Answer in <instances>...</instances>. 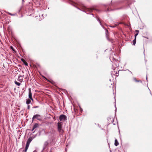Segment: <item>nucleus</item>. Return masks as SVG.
Listing matches in <instances>:
<instances>
[{"label":"nucleus","instance_id":"nucleus-15","mask_svg":"<svg viewBox=\"0 0 152 152\" xmlns=\"http://www.w3.org/2000/svg\"><path fill=\"white\" fill-rule=\"evenodd\" d=\"M48 144V141H46L45 142V143H44V145H45V146H47V145Z\"/></svg>","mask_w":152,"mask_h":152},{"label":"nucleus","instance_id":"nucleus-2","mask_svg":"<svg viewBox=\"0 0 152 152\" xmlns=\"http://www.w3.org/2000/svg\"><path fill=\"white\" fill-rule=\"evenodd\" d=\"M36 118L39 121H41V117L40 115L39 114H36L34 115L32 118V120H33L34 119Z\"/></svg>","mask_w":152,"mask_h":152},{"label":"nucleus","instance_id":"nucleus-3","mask_svg":"<svg viewBox=\"0 0 152 152\" xmlns=\"http://www.w3.org/2000/svg\"><path fill=\"white\" fill-rule=\"evenodd\" d=\"M59 118L60 121H64L67 119L66 116L64 115H60Z\"/></svg>","mask_w":152,"mask_h":152},{"label":"nucleus","instance_id":"nucleus-21","mask_svg":"<svg viewBox=\"0 0 152 152\" xmlns=\"http://www.w3.org/2000/svg\"><path fill=\"white\" fill-rule=\"evenodd\" d=\"M108 33V31L107 30H106V34L107 35V34Z\"/></svg>","mask_w":152,"mask_h":152},{"label":"nucleus","instance_id":"nucleus-14","mask_svg":"<svg viewBox=\"0 0 152 152\" xmlns=\"http://www.w3.org/2000/svg\"><path fill=\"white\" fill-rule=\"evenodd\" d=\"M86 10H87L89 12H91L92 11V9H88V8H86Z\"/></svg>","mask_w":152,"mask_h":152},{"label":"nucleus","instance_id":"nucleus-19","mask_svg":"<svg viewBox=\"0 0 152 152\" xmlns=\"http://www.w3.org/2000/svg\"><path fill=\"white\" fill-rule=\"evenodd\" d=\"M27 150V149H25V150L23 151V152H26Z\"/></svg>","mask_w":152,"mask_h":152},{"label":"nucleus","instance_id":"nucleus-8","mask_svg":"<svg viewBox=\"0 0 152 152\" xmlns=\"http://www.w3.org/2000/svg\"><path fill=\"white\" fill-rule=\"evenodd\" d=\"M21 61L23 62L24 64H25V65L27 66L28 65V63L26 62V61L23 58H22L21 59Z\"/></svg>","mask_w":152,"mask_h":152},{"label":"nucleus","instance_id":"nucleus-7","mask_svg":"<svg viewBox=\"0 0 152 152\" xmlns=\"http://www.w3.org/2000/svg\"><path fill=\"white\" fill-rule=\"evenodd\" d=\"M39 126V124L37 123H35L33 127L32 130L33 131L35 129L38 127Z\"/></svg>","mask_w":152,"mask_h":152},{"label":"nucleus","instance_id":"nucleus-20","mask_svg":"<svg viewBox=\"0 0 152 152\" xmlns=\"http://www.w3.org/2000/svg\"><path fill=\"white\" fill-rule=\"evenodd\" d=\"M30 143L27 142H26V145L29 146Z\"/></svg>","mask_w":152,"mask_h":152},{"label":"nucleus","instance_id":"nucleus-1","mask_svg":"<svg viewBox=\"0 0 152 152\" xmlns=\"http://www.w3.org/2000/svg\"><path fill=\"white\" fill-rule=\"evenodd\" d=\"M61 122H58V130L59 132L60 133V134H62L63 133V131L62 129V124H61Z\"/></svg>","mask_w":152,"mask_h":152},{"label":"nucleus","instance_id":"nucleus-22","mask_svg":"<svg viewBox=\"0 0 152 152\" xmlns=\"http://www.w3.org/2000/svg\"><path fill=\"white\" fill-rule=\"evenodd\" d=\"M30 107L29 105L28 106V109H30Z\"/></svg>","mask_w":152,"mask_h":152},{"label":"nucleus","instance_id":"nucleus-23","mask_svg":"<svg viewBox=\"0 0 152 152\" xmlns=\"http://www.w3.org/2000/svg\"><path fill=\"white\" fill-rule=\"evenodd\" d=\"M11 48L12 49V50H13L14 51V50L13 48L11 47Z\"/></svg>","mask_w":152,"mask_h":152},{"label":"nucleus","instance_id":"nucleus-5","mask_svg":"<svg viewBox=\"0 0 152 152\" xmlns=\"http://www.w3.org/2000/svg\"><path fill=\"white\" fill-rule=\"evenodd\" d=\"M133 80L134 81L136 82H139L141 84L142 83V81L141 80H137L135 77H134L133 78Z\"/></svg>","mask_w":152,"mask_h":152},{"label":"nucleus","instance_id":"nucleus-16","mask_svg":"<svg viewBox=\"0 0 152 152\" xmlns=\"http://www.w3.org/2000/svg\"><path fill=\"white\" fill-rule=\"evenodd\" d=\"M135 31L137 32V33L136 34H137V35H138V33H139V30H137Z\"/></svg>","mask_w":152,"mask_h":152},{"label":"nucleus","instance_id":"nucleus-13","mask_svg":"<svg viewBox=\"0 0 152 152\" xmlns=\"http://www.w3.org/2000/svg\"><path fill=\"white\" fill-rule=\"evenodd\" d=\"M15 83L16 85H17L18 86H20V83H19L16 81H15Z\"/></svg>","mask_w":152,"mask_h":152},{"label":"nucleus","instance_id":"nucleus-17","mask_svg":"<svg viewBox=\"0 0 152 152\" xmlns=\"http://www.w3.org/2000/svg\"><path fill=\"white\" fill-rule=\"evenodd\" d=\"M29 146H28V145H26V148H25V149H28Z\"/></svg>","mask_w":152,"mask_h":152},{"label":"nucleus","instance_id":"nucleus-9","mask_svg":"<svg viewBox=\"0 0 152 152\" xmlns=\"http://www.w3.org/2000/svg\"><path fill=\"white\" fill-rule=\"evenodd\" d=\"M18 80L20 82H22V81L23 79L21 76H20L18 77Z\"/></svg>","mask_w":152,"mask_h":152},{"label":"nucleus","instance_id":"nucleus-18","mask_svg":"<svg viewBox=\"0 0 152 152\" xmlns=\"http://www.w3.org/2000/svg\"><path fill=\"white\" fill-rule=\"evenodd\" d=\"M43 77L44 78H45L46 80H47L49 82H50V81L49 80H48V79H47V78H46V77H44V76H43Z\"/></svg>","mask_w":152,"mask_h":152},{"label":"nucleus","instance_id":"nucleus-4","mask_svg":"<svg viewBox=\"0 0 152 152\" xmlns=\"http://www.w3.org/2000/svg\"><path fill=\"white\" fill-rule=\"evenodd\" d=\"M28 96L29 98L32 100H33V99L32 96V93L31 92V88H29L28 89Z\"/></svg>","mask_w":152,"mask_h":152},{"label":"nucleus","instance_id":"nucleus-24","mask_svg":"<svg viewBox=\"0 0 152 152\" xmlns=\"http://www.w3.org/2000/svg\"><path fill=\"white\" fill-rule=\"evenodd\" d=\"M37 107H37V106H36V107H35V108H37Z\"/></svg>","mask_w":152,"mask_h":152},{"label":"nucleus","instance_id":"nucleus-12","mask_svg":"<svg viewBox=\"0 0 152 152\" xmlns=\"http://www.w3.org/2000/svg\"><path fill=\"white\" fill-rule=\"evenodd\" d=\"M31 102V101L30 99H28L26 102V103L27 104H30Z\"/></svg>","mask_w":152,"mask_h":152},{"label":"nucleus","instance_id":"nucleus-11","mask_svg":"<svg viewBox=\"0 0 152 152\" xmlns=\"http://www.w3.org/2000/svg\"><path fill=\"white\" fill-rule=\"evenodd\" d=\"M32 140V138L30 137L28 139L27 142L30 143L31 141Z\"/></svg>","mask_w":152,"mask_h":152},{"label":"nucleus","instance_id":"nucleus-10","mask_svg":"<svg viewBox=\"0 0 152 152\" xmlns=\"http://www.w3.org/2000/svg\"><path fill=\"white\" fill-rule=\"evenodd\" d=\"M114 144L115 146H117L119 144V143L118 141V140L117 139H115V143Z\"/></svg>","mask_w":152,"mask_h":152},{"label":"nucleus","instance_id":"nucleus-25","mask_svg":"<svg viewBox=\"0 0 152 152\" xmlns=\"http://www.w3.org/2000/svg\"><path fill=\"white\" fill-rule=\"evenodd\" d=\"M23 1H24V0H22Z\"/></svg>","mask_w":152,"mask_h":152},{"label":"nucleus","instance_id":"nucleus-6","mask_svg":"<svg viewBox=\"0 0 152 152\" xmlns=\"http://www.w3.org/2000/svg\"><path fill=\"white\" fill-rule=\"evenodd\" d=\"M137 34H135V36H134V37H135L133 41V44L134 45H135V44H136V36H137Z\"/></svg>","mask_w":152,"mask_h":152}]
</instances>
